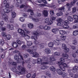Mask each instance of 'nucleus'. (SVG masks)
<instances>
[{
  "label": "nucleus",
  "instance_id": "7ed1b4c3",
  "mask_svg": "<svg viewBox=\"0 0 78 78\" xmlns=\"http://www.w3.org/2000/svg\"><path fill=\"white\" fill-rule=\"evenodd\" d=\"M62 56L64 57L65 59L64 58H61L60 59V61L61 62H66V64H69V62H76V63H78V60L77 59L74 58V61L72 60V59L70 60L68 59L69 55L66 53L65 52L62 54Z\"/></svg>",
  "mask_w": 78,
  "mask_h": 78
},
{
  "label": "nucleus",
  "instance_id": "49530a36",
  "mask_svg": "<svg viewBox=\"0 0 78 78\" xmlns=\"http://www.w3.org/2000/svg\"><path fill=\"white\" fill-rule=\"evenodd\" d=\"M32 45V42L31 41H27V46H31Z\"/></svg>",
  "mask_w": 78,
  "mask_h": 78
},
{
  "label": "nucleus",
  "instance_id": "603ef678",
  "mask_svg": "<svg viewBox=\"0 0 78 78\" xmlns=\"http://www.w3.org/2000/svg\"><path fill=\"white\" fill-rule=\"evenodd\" d=\"M64 51L66 53H68L69 51V49L68 48H66L64 49Z\"/></svg>",
  "mask_w": 78,
  "mask_h": 78
},
{
  "label": "nucleus",
  "instance_id": "ddd939ff",
  "mask_svg": "<svg viewBox=\"0 0 78 78\" xmlns=\"http://www.w3.org/2000/svg\"><path fill=\"white\" fill-rule=\"evenodd\" d=\"M34 44H35V45H37V47H40V48H43L44 47V44L41 43L37 41H34Z\"/></svg>",
  "mask_w": 78,
  "mask_h": 78
},
{
  "label": "nucleus",
  "instance_id": "4c0bfd02",
  "mask_svg": "<svg viewBox=\"0 0 78 78\" xmlns=\"http://www.w3.org/2000/svg\"><path fill=\"white\" fill-rule=\"evenodd\" d=\"M67 20H69V21H70V22H72V21L73 20V18L70 16H68L67 17Z\"/></svg>",
  "mask_w": 78,
  "mask_h": 78
},
{
  "label": "nucleus",
  "instance_id": "f8f14e48",
  "mask_svg": "<svg viewBox=\"0 0 78 78\" xmlns=\"http://www.w3.org/2000/svg\"><path fill=\"white\" fill-rule=\"evenodd\" d=\"M13 53H18L19 55H20V56L22 59V60L23 61L22 62V64L23 66V64H25V62H24V60L23 59V56L21 55H20V53L19 52V51H18V50H16L14 51L13 52Z\"/></svg>",
  "mask_w": 78,
  "mask_h": 78
},
{
  "label": "nucleus",
  "instance_id": "6e6552de",
  "mask_svg": "<svg viewBox=\"0 0 78 78\" xmlns=\"http://www.w3.org/2000/svg\"><path fill=\"white\" fill-rule=\"evenodd\" d=\"M28 2H31L34 5V6H40V7H44V6H46L47 7H51V8H52L55 9L56 8V5H46L45 4H36L35 2H33L31 0H27Z\"/></svg>",
  "mask_w": 78,
  "mask_h": 78
},
{
  "label": "nucleus",
  "instance_id": "6e6d98bb",
  "mask_svg": "<svg viewBox=\"0 0 78 78\" xmlns=\"http://www.w3.org/2000/svg\"><path fill=\"white\" fill-rule=\"evenodd\" d=\"M20 20L22 22H23L25 21V19L23 17H21L20 18Z\"/></svg>",
  "mask_w": 78,
  "mask_h": 78
},
{
  "label": "nucleus",
  "instance_id": "39448f33",
  "mask_svg": "<svg viewBox=\"0 0 78 78\" xmlns=\"http://www.w3.org/2000/svg\"><path fill=\"white\" fill-rule=\"evenodd\" d=\"M29 47L30 48L28 49L27 50V51H28L30 54H32V57L37 58V57H39V55L35 51H36L37 50V47L33 46L32 47H31L30 46Z\"/></svg>",
  "mask_w": 78,
  "mask_h": 78
},
{
  "label": "nucleus",
  "instance_id": "4d7b16f0",
  "mask_svg": "<svg viewBox=\"0 0 78 78\" xmlns=\"http://www.w3.org/2000/svg\"><path fill=\"white\" fill-rule=\"evenodd\" d=\"M5 44V42H4V41L3 40H2L0 42V44L2 46H3Z\"/></svg>",
  "mask_w": 78,
  "mask_h": 78
},
{
  "label": "nucleus",
  "instance_id": "412c9836",
  "mask_svg": "<svg viewBox=\"0 0 78 78\" xmlns=\"http://www.w3.org/2000/svg\"><path fill=\"white\" fill-rule=\"evenodd\" d=\"M45 53L47 55H49L51 53V50L49 48H46L44 50Z\"/></svg>",
  "mask_w": 78,
  "mask_h": 78
},
{
  "label": "nucleus",
  "instance_id": "393cba45",
  "mask_svg": "<svg viewBox=\"0 0 78 78\" xmlns=\"http://www.w3.org/2000/svg\"><path fill=\"white\" fill-rule=\"evenodd\" d=\"M61 26H62V27L61 28H64L65 29H67V28H69V26L68 25H67L66 24H64V25H63V24H62V25H61Z\"/></svg>",
  "mask_w": 78,
  "mask_h": 78
},
{
  "label": "nucleus",
  "instance_id": "2eb2a0df",
  "mask_svg": "<svg viewBox=\"0 0 78 78\" xmlns=\"http://www.w3.org/2000/svg\"><path fill=\"white\" fill-rule=\"evenodd\" d=\"M58 23L57 24L58 26H61L63 25V22H62V19L61 18H58L57 20Z\"/></svg>",
  "mask_w": 78,
  "mask_h": 78
},
{
  "label": "nucleus",
  "instance_id": "cd10ccee",
  "mask_svg": "<svg viewBox=\"0 0 78 78\" xmlns=\"http://www.w3.org/2000/svg\"><path fill=\"white\" fill-rule=\"evenodd\" d=\"M38 2L40 3L43 2L44 4H47V2L46 1V0H38Z\"/></svg>",
  "mask_w": 78,
  "mask_h": 78
},
{
  "label": "nucleus",
  "instance_id": "f3484780",
  "mask_svg": "<svg viewBox=\"0 0 78 78\" xmlns=\"http://www.w3.org/2000/svg\"><path fill=\"white\" fill-rule=\"evenodd\" d=\"M4 25V22L3 21H1L0 22V32L2 31H5L6 28L5 27H2Z\"/></svg>",
  "mask_w": 78,
  "mask_h": 78
},
{
  "label": "nucleus",
  "instance_id": "c85d7f7f",
  "mask_svg": "<svg viewBox=\"0 0 78 78\" xmlns=\"http://www.w3.org/2000/svg\"><path fill=\"white\" fill-rule=\"evenodd\" d=\"M59 33L61 35H64L66 34V31L64 30H60Z\"/></svg>",
  "mask_w": 78,
  "mask_h": 78
},
{
  "label": "nucleus",
  "instance_id": "13d9d810",
  "mask_svg": "<svg viewBox=\"0 0 78 78\" xmlns=\"http://www.w3.org/2000/svg\"><path fill=\"white\" fill-rule=\"evenodd\" d=\"M50 13L51 16H54L55 15V13H54V11L53 10H51L50 11Z\"/></svg>",
  "mask_w": 78,
  "mask_h": 78
},
{
  "label": "nucleus",
  "instance_id": "09e8293b",
  "mask_svg": "<svg viewBox=\"0 0 78 78\" xmlns=\"http://www.w3.org/2000/svg\"><path fill=\"white\" fill-rule=\"evenodd\" d=\"M6 37L8 40H9L11 38V36L10 35H7Z\"/></svg>",
  "mask_w": 78,
  "mask_h": 78
},
{
  "label": "nucleus",
  "instance_id": "e2e57ef3",
  "mask_svg": "<svg viewBox=\"0 0 78 78\" xmlns=\"http://www.w3.org/2000/svg\"><path fill=\"white\" fill-rule=\"evenodd\" d=\"M54 55L56 56H59L60 55V53L58 52H55L54 53Z\"/></svg>",
  "mask_w": 78,
  "mask_h": 78
},
{
  "label": "nucleus",
  "instance_id": "72a5a7b5",
  "mask_svg": "<svg viewBox=\"0 0 78 78\" xmlns=\"http://www.w3.org/2000/svg\"><path fill=\"white\" fill-rule=\"evenodd\" d=\"M28 27L29 28H30V29L33 28V27H34L33 24L31 23H29L28 24Z\"/></svg>",
  "mask_w": 78,
  "mask_h": 78
},
{
  "label": "nucleus",
  "instance_id": "f704fd0d",
  "mask_svg": "<svg viewBox=\"0 0 78 78\" xmlns=\"http://www.w3.org/2000/svg\"><path fill=\"white\" fill-rule=\"evenodd\" d=\"M27 12H30V15L32 16L34 14V12H33V10L31 9H29L27 10Z\"/></svg>",
  "mask_w": 78,
  "mask_h": 78
},
{
  "label": "nucleus",
  "instance_id": "bf43d9fd",
  "mask_svg": "<svg viewBox=\"0 0 78 78\" xmlns=\"http://www.w3.org/2000/svg\"><path fill=\"white\" fill-rule=\"evenodd\" d=\"M53 23V21L51 20L49 21L48 23V25H50Z\"/></svg>",
  "mask_w": 78,
  "mask_h": 78
},
{
  "label": "nucleus",
  "instance_id": "052dcab7",
  "mask_svg": "<svg viewBox=\"0 0 78 78\" xmlns=\"http://www.w3.org/2000/svg\"><path fill=\"white\" fill-rule=\"evenodd\" d=\"M16 42H17V44H18L19 45H21L22 44V42L19 40H18L16 41Z\"/></svg>",
  "mask_w": 78,
  "mask_h": 78
},
{
  "label": "nucleus",
  "instance_id": "0e129e2a",
  "mask_svg": "<svg viewBox=\"0 0 78 78\" xmlns=\"http://www.w3.org/2000/svg\"><path fill=\"white\" fill-rule=\"evenodd\" d=\"M66 48H67V47H66V45L65 44H63L62 45V48L64 49Z\"/></svg>",
  "mask_w": 78,
  "mask_h": 78
},
{
  "label": "nucleus",
  "instance_id": "a19ab883",
  "mask_svg": "<svg viewBox=\"0 0 78 78\" xmlns=\"http://www.w3.org/2000/svg\"><path fill=\"white\" fill-rule=\"evenodd\" d=\"M43 14L45 16H48V12L46 10H44L43 12Z\"/></svg>",
  "mask_w": 78,
  "mask_h": 78
},
{
  "label": "nucleus",
  "instance_id": "5701e85b",
  "mask_svg": "<svg viewBox=\"0 0 78 78\" xmlns=\"http://www.w3.org/2000/svg\"><path fill=\"white\" fill-rule=\"evenodd\" d=\"M74 19H76V20H75V23H78V16L76 15H74L73 16Z\"/></svg>",
  "mask_w": 78,
  "mask_h": 78
},
{
  "label": "nucleus",
  "instance_id": "37998d69",
  "mask_svg": "<svg viewBox=\"0 0 78 78\" xmlns=\"http://www.w3.org/2000/svg\"><path fill=\"white\" fill-rule=\"evenodd\" d=\"M63 14L62 12H59L58 13H56V15L57 16H61Z\"/></svg>",
  "mask_w": 78,
  "mask_h": 78
},
{
  "label": "nucleus",
  "instance_id": "de8ad7c7",
  "mask_svg": "<svg viewBox=\"0 0 78 78\" xmlns=\"http://www.w3.org/2000/svg\"><path fill=\"white\" fill-rule=\"evenodd\" d=\"M12 18H15L16 16V13L15 12H13L12 14Z\"/></svg>",
  "mask_w": 78,
  "mask_h": 78
},
{
  "label": "nucleus",
  "instance_id": "338daca9",
  "mask_svg": "<svg viewBox=\"0 0 78 78\" xmlns=\"http://www.w3.org/2000/svg\"><path fill=\"white\" fill-rule=\"evenodd\" d=\"M64 25H67L69 23V21L67 20H66L65 21H64V23H63Z\"/></svg>",
  "mask_w": 78,
  "mask_h": 78
},
{
  "label": "nucleus",
  "instance_id": "680f3d73",
  "mask_svg": "<svg viewBox=\"0 0 78 78\" xmlns=\"http://www.w3.org/2000/svg\"><path fill=\"white\" fill-rule=\"evenodd\" d=\"M23 0H16V1L18 3H22Z\"/></svg>",
  "mask_w": 78,
  "mask_h": 78
},
{
  "label": "nucleus",
  "instance_id": "f03ea898",
  "mask_svg": "<svg viewBox=\"0 0 78 78\" xmlns=\"http://www.w3.org/2000/svg\"><path fill=\"white\" fill-rule=\"evenodd\" d=\"M43 61H45V62H42V60L41 58H38L37 60V64H41L42 65L44 64H49V65H53L55 64V61H56V59L55 58V55L53 54L51 56L48 57V56H44L42 57Z\"/></svg>",
  "mask_w": 78,
  "mask_h": 78
},
{
  "label": "nucleus",
  "instance_id": "79ce46f5",
  "mask_svg": "<svg viewBox=\"0 0 78 78\" xmlns=\"http://www.w3.org/2000/svg\"><path fill=\"white\" fill-rule=\"evenodd\" d=\"M48 45L49 47H53V45H54V44L52 42H50L48 44Z\"/></svg>",
  "mask_w": 78,
  "mask_h": 78
},
{
  "label": "nucleus",
  "instance_id": "5fc2aeb1",
  "mask_svg": "<svg viewBox=\"0 0 78 78\" xmlns=\"http://www.w3.org/2000/svg\"><path fill=\"white\" fill-rule=\"evenodd\" d=\"M73 45H76V44H77V41L76 40H73Z\"/></svg>",
  "mask_w": 78,
  "mask_h": 78
},
{
  "label": "nucleus",
  "instance_id": "9b49d317",
  "mask_svg": "<svg viewBox=\"0 0 78 78\" xmlns=\"http://www.w3.org/2000/svg\"><path fill=\"white\" fill-rule=\"evenodd\" d=\"M77 1V0H74L73 2H71L70 4L69 3H68L66 4V6L68 9V11H69L70 8L72 7V5H73Z\"/></svg>",
  "mask_w": 78,
  "mask_h": 78
},
{
  "label": "nucleus",
  "instance_id": "a18cd8bd",
  "mask_svg": "<svg viewBox=\"0 0 78 78\" xmlns=\"http://www.w3.org/2000/svg\"><path fill=\"white\" fill-rule=\"evenodd\" d=\"M73 34L74 36H76L78 34V30H76L74 31Z\"/></svg>",
  "mask_w": 78,
  "mask_h": 78
},
{
  "label": "nucleus",
  "instance_id": "e433bc0d",
  "mask_svg": "<svg viewBox=\"0 0 78 78\" xmlns=\"http://www.w3.org/2000/svg\"><path fill=\"white\" fill-rule=\"evenodd\" d=\"M26 48H27V46L26 45L24 44L22 46V49H20V50H26Z\"/></svg>",
  "mask_w": 78,
  "mask_h": 78
},
{
  "label": "nucleus",
  "instance_id": "1a4fd4ad",
  "mask_svg": "<svg viewBox=\"0 0 78 78\" xmlns=\"http://www.w3.org/2000/svg\"><path fill=\"white\" fill-rule=\"evenodd\" d=\"M66 36H60V39L57 38L56 40H55L54 41V44L56 45H58L61 44L62 41H65L66 39Z\"/></svg>",
  "mask_w": 78,
  "mask_h": 78
},
{
  "label": "nucleus",
  "instance_id": "ea45409f",
  "mask_svg": "<svg viewBox=\"0 0 78 78\" xmlns=\"http://www.w3.org/2000/svg\"><path fill=\"white\" fill-rule=\"evenodd\" d=\"M44 29L45 30H49L50 29V27L49 26H45L44 28Z\"/></svg>",
  "mask_w": 78,
  "mask_h": 78
},
{
  "label": "nucleus",
  "instance_id": "4be33fe9",
  "mask_svg": "<svg viewBox=\"0 0 78 78\" xmlns=\"http://www.w3.org/2000/svg\"><path fill=\"white\" fill-rule=\"evenodd\" d=\"M30 18V19H32V20L34 22H39V21H40V19H36L33 17L32 16H29Z\"/></svg>",
  "mask_w": 78,
  "mask_h": 78
},
{
  "label": "nucleus",
  "instance_id": "c9c22d12",
  "mask_svg": "<svg viewBox=\"0 0 78 78\" xmlns=\"http://www.w3.org/2000/svg\"><path fill=\"white\" fill-rule=\"evenodd\" d=\"M57 73L58 74V75H62V72L61 71L60 69H58L57 70Z\"/></svg>",
  "mask_w": 78,
  "mask_h": 78
},
{
  "label": "nucleus",
  "instance_id": "b1692460",
  "mask_svg": "<svg viewBox=\"0 0 78 78\" xmlns=\"http://www.w3.org/2000/svg\"><path fill=\"white\" fill-rule=\"evenodd\" d=\"M45 74L47 76H48L49 77H50V78H51V75L49 73V72L48 71H46L44 72Z\"/></svg>",
  "mask_w": 78,
  "mask_h": 78
},
{
  "label": "nucleus",
  "instance_id": "58836bf2",
  "mask_svg": "<svg viewBox=\"0 0 78 78\" xmlns=\"http://www.w3.org/2000/svg\"><path fill=\"white\" fill-rule=\"evenodd\" d=\"M58 10L59 11H64L65 9V8L64 6H62V7L58 8Z\"/></svg>",
  "mask_w": 78,
  "mask_h": 78
},
{
  "label": "nucleus",
  "instance_id": "c03bdc74",
  "mask_svg": "<svg viewBox=\"0 0 78 78\" xmlns=\"http://www.w3.org/2000/svg\"><path fill=\"white\" fill-rule=\"evenodd\" d=\"M73 13L74 14H75L76 13V8L75 7H74L73 8Z\"/></svg>",
  "mask_w": 78,
  "mask_h": 78
},
{
  "label": "nucleus",
  "instance_id": "3c124183",
  "mask_svg": "<svg viewBox=\"0 0 78 78\" xmlns=\"http://www.w3.org/2000/svg\"><path fill=\"white\" fill-rule=\"evenodd\" d=\"M42 14L39 12H37V15H35L34 16L35 17H40Z\"/></svg>",
  "mask_w": 78,
  "mask_h": 78
},
{
  "label": "nucleus",
  "instance_id": "774afa93",
  "mask_svg": "<svg viewBox=\"0 0 78 78\" xmlns=\"http://www.w3.org/2000/svg\"><path fill=\"white\" fill-rule=\"evenodd\" d=\"M78 24H75L73 26V29H75V28H78Z\"/></svg>",
  "mask_w": 78,
  "mask_h": 78
},
{
  "label": "nucleus",
  "instance_id": "864d4df0",
  "mask_svg": "<svg viewBox=\"0 0 78 78\" xmlns=\"http://www.w3.org/2000/svg\"><path fill=\"white\" fill-rule=\"evenodd\" d=\"M65 1H66V0H58V3L61 4V3H62V2H65Z\"/></svg>",
  "mask_w": 78,
  "mask_h": 78
},
{
  "label": "nucleus",
  "instance_id": "4468645a",
  "mask_svg": "<svg viewBox=\"0 0 78 78\" xmlns=\"http://www.w3.org/2000/svg\"><path fill=\"white\" fill-rule=\"evenodd\" d=\"M7 59L9 61L8 64L9 65H12V66H16L17 65L16 62H12V60L11 59V58H8Z\"/></svg>",
  "mask_w": 78,
  "mask_h": 78
},
{
  "label": "nucleus",
  "instance_id": "9d476101",
  "mask_svg": "<svg viewBox=\"0 0 78 78\" xmlns=\"http://www.w3.org/2000/svg\"><path fill=\"white\" fill-rule=\"evenodd\" d=\"M58 67L60 69H61L63 72H64L66 70L65 68H68L69 67V66L66 64V63L63 62H58Z\"/></svg>",
  "mask_w": 78,
  "mask_h": 78
},
{
  "label": "nucleus",
  "instance_id": "f257e3e1",
  "mask_svg": "<svg viewBox=\"0 0 78 78\" xmlns=\"http://www.w3.org/2000/svg\"><path fill=\"white\" fill-rule=\"evenodd\" d=\"M4 7L5 8H7L5 9H3V8ZM9 3H7V4L3 6V4L1 5L0 7V14H1L2 17V19L4 20L6 22H9V20H8V17L6 16V15L5 13H8L9 12V11H12V8L14 7L13 5H12L10 7V8H9Z\"/></svg>",
  "mask_w": 78,
  "mask_h": 78
},
{
  "label": "nucleus",
  "instance_id": "a878e982",
  "mask_svg": "<svg viewBox=\"0 0 78 78\" xmlns=\"http://www.w3.org/2000/svg\"><path fill=\"white\" fill-rule=\"evenodd\" d=\"M78 67L76 66H75L73 68V72H77V70H78Z\"/></svg>",
  "mask_w": 78,
  "mask_h": 78
},
{
  "label": "nucleus",
  "instance_id": "dca6fc26",
  "mask_svg": "<svg viewBox=\"0 0 78 78\" xmlns=\"http://www.w3.org/2000/svg\"><path fill=\"white\" fill-rule=\"evenodd\" d=\"M14 59L15 60H17V63L20 64L22 62V60L20 58H19V56L17 55L14 56Z\"/></svg>",
  "mask_w": 78,
  "mask_h": 78
},
{
  "label": "nucleus",
  "instance_id": "69168bd1",
  "mask_svg": "<svg viewBox=\"0 0 78 78\" xmlns=\"http://www.w3.org/2000/svg\"><path fill=\"white\" fill-rule=\"evenodd\" d=\"M49 22V19L48 18H46L44 20V22L45 23H48Z\"/></svg>",
  "mask_w": 78,
  "mask_h": 78
},
{
  "label": "nucleus",
  "instance_id": "6ab92c4d",
  "mask_svg": "<svg viewBox=\"0 0 78 78\" xmlns=\"http://www.w3.org/2000/svg\"><path fill=\"white\" fill-rule=\"evenodd\" d=\"M75 53L73 54L72 55V56L73 57V58H77L78 57V50L76 49L75 51Z\"/></svg>",
  "mask_w": 78,
  "mask_h": 78
},
{
  "label": "nucleus",
  "instance_id": "423d86ee",
  "mask_svg": "<svg viewBox=\"0 0 78 78\" xmlns=\"http://www.w3.org/2000/svg\"><path fill=\"white\" fill-rule=\"evenodd\" d=\"M17 69L18 70H19V71H21V72L17 71V70L16 69V68L15 67L11 68V70L14 72H16L18 75H20L25 73V69L24 67H22L21 66H19L18 67Z\"/></svg>",
  "mask_w": 78,
  "mask_h": 78
},
{
  "label": "nucleus",
  "instance_id": "bb28decb",
  "mask_svg": "<svg viewBox=\"0 0 78 78\" xmlns=\"http://www.w3.org/2000/svg\"><path fill=\"white\" fill-rule=\"evenodd\" d=\"M52 33L56 34V33H57L59 31V30L58 29H54L52 30Z\"/></svg>",
  "mask_w": 78,
  "mask_h": 78
},
{
  "label": "nucleus",
  "instance_id": "8fccbe9b",
  "mask_svg": "<svg viewBox=\"0 0 78 78\" xmlns=\"http://www.w3.org/2000/svg\"><path fill=\"white\" fill-rule=\"evenodd\" d=\"M6 62L5 63H2L3 68L5 70H6Z\"/></svg>",
  "mask_w": 78,
  "mask_h": 78
},
{
  "label": "nucleus",
  "instance_id": "7c9ffc66",
  "mask_svg": "<svg viewBox=\"0 0 78 78\" xmlns=\"http://www.w3.org/2000/svg\"><path fill=\"white\" fill-rule=\"evenodd\" d=\"M47 66H46V65H41V69H42V70H45V69H47Z\"/></svg>",
  "mask_w": 78,
  "mask_h": 78
},
{
  "label": "nucleus",
  "instance_id": "c756f323",
  "mask_svg": "<svg viewBox=\"0 0 78 78\" xmlns=\"http://www.w3.org/2000/svg\"><path fill=\"white\" fill-rule=\"evenodd\" d=\"M62 75L63 78L66 77V76H68L69 74L64 72H62Z\"/></svg>",
  "mask_w": 78,
  "mask_h": 78
},
{
  "label": "nucleus",
  "instance_id": "0eeeda50",
  "mask_svg": "<svg viewBox=\"0 0 78 78\" xmlns=\"http://www.w3.org/2000/svg\"><path fill=\"white\" fill-rule=\"evenodd\" d=\"M24 31L22 29H19L18 30V31L23 37H24L25 39H30V37L28 35L25 34V33L29 34V33H30V31H28V29H24Z\"/></svg>",
  "mask_w": 78,
  "mask_h": 78
},
{
  "label": "nucleus",
  "instance_id": "2f4dec72",
  "mask_svg": "<svg viewBox=\"0 0 78 78\" xmlns=\"http://www.w3.org/2000/svg\"><path fill=\"white\" fill-rule=\"evenodd\" d=\"M12 47H14L15 48H16V47H17L18 45H17V44L16 43V42H13L12 44Z\"/></svg>",
  "mask_w": 78,
  "mask_h": 78
},
{
  "label": "nucleus",
  "instance_id": "a211bd4d",
  "mask_svg": "<svg viewBox=\"0 0 78 78\" xmlns=\"http://www.w3.org/2000/svg\"><path fill=\"white\" fill-rule=\"evenodd\" d=\"M25 62L26 63H27L28 64L27 65V67L29 69H30L31 68V66L30 64V62H31L30 61V58H29V59H27V60H26L25 61Z\"/></svg>",
  "mask_w": 78,
  "mask_h": 78
},
{
  "label": "nucleus",
  "instance_id": "20e7f679",
  "mask_svg": "<svg viewBox=\"0 0 78 78\" xmlns=\"http://www.w3.org/2000/svg\"><path fill=\"white\" fill-rule=\"evenodd\" d=\"M37 32H33V34L34 36H32L31 37V39H34L35 41H37V37L38 36L42 34H43V35L44 36V39L47 40H48L49 39H50V36H48L47 34L45 32H39V31Z\"/></svg>",
  "mask_w": 78,
  "mask_h": 78
},
{
  "label": "nucleus",
  "instance_id": "aec40b11",
  "mask_svg": "<svg viewBox=\"0 0 78 78\" xmlns=\"http://www.w3.org/2000/svg\"><path fill=\"white\" fill-rule=\"evenodd\" d=\"M7 28L11 30H14V26L12 24H8Z\"/></svg>",
  "mask_w": 78,
  "mask_h": 78
},
{
  "label": "nucleus",
  "instance_id": "473e14b6",
  "mask_svg": "<svg viewBox=\"0 0 78 78\" xmlns=\"http://www.w3.org/2000/svg\"><path fill=\"white\" fill-rule=\"evenodd\" d=\"M50 70L52 72H55L56 71V68L54 66H52L50 67Z\"/></svg>",
  "mask_w": 78,
  "mask_h": 78
}]
</instances>
